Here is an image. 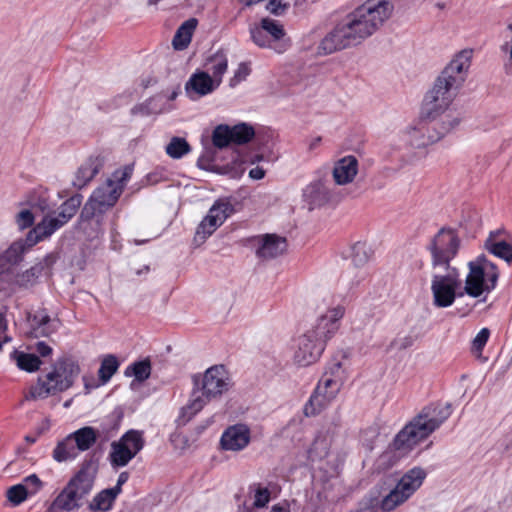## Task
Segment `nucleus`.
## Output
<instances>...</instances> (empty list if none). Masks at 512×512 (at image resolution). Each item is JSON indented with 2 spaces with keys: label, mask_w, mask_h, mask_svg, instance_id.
Masks as SVG:
<instances>
[{
  "label": "nucleus",
  "mask_w": 512,
  "mask_h": 512,
  "mask_svg": "<svg viewBox=\"0 0 512 512\" xmlns=\"http://www.w3.org/2000/svg\"><path fill=\"white\" fill-rule=\"evenodd\" d=\"M393 12L392 0H365L325 36L320 43V51L331 54L362 43L378 32L392 17Z\"/></svg>",
  "instance_id": "1"
},
{
  "label": "nucleus",
  "mask_w": 512,
  "mask_h": 512,
  "mask_svg": "<svg viewBox=\"0 0 512 512\" xmlns=\"http://www.w3.org/2000/svg\"><path fill=\"white\" fill-rule=\"evenodd\" d=\"M473 51L465 49L457 53L436 78L426 93L422 112H432L453 107V101L464 85L471 66Z\"/></svg>",
  "instance_id": "2"
},
{
  "label": "nucleus",
  "mask_w": 512,
  "mask_h": 512,
  "mask_svg": "<svg viewBox=\"0 0 512 512\" xmlns=\"http://www.w3.org/2000/svg\"><path fill=\"white\" fill-rule=\"evenodd\" d=\"M232 387L231 377L224 365H214L203 374L193 376V389L188 403L182 407L179 420H191L210 401L217 400Z\"/></svg>",
  "instance_id": "3"
},
{
  "label": "nucleus",
  "mask_w": 512,
  "mask_h": 512,
  "mask_svg": "<svg viewBox=\"0 0 512 512\" xmlns=\"http://www.w3.org/2000/svg\"><path fill=\"white\" fill-rule=\"evenodd\" d=\"M97 464L88 460L83 462L78 472L52 501L49 512H76L84 506L91 494L97 474Z\"/></svg>",
  "instance_id": "4"
},
{
  "label": "nucleus",
  "mask_w": 512,
  "mask_h": 512,
  "mask_svg": "<svg viewBox=\"0 0 512 512\" xmlns=\"http://www.w3.org/2000/svg\"><path fill=\"white\" fill-rule=\"evenodd\" d=\"M450 414L448 404L426 407L395 436L393 448L402 453L410 451L439 428Z\"/></svg>",
  "instance_id": "5"
},
{
  "label": "nucleus",
  "mask_w": 512,
  "mask_h": 512,
  "mask_svg": "<svg viewBox=\"0 0 512 512\" xmlns=\"http://www.w3.org/2000/svg\"><path fill=\"white\" fill-rule=\"evenodd\" d=\"M131 175L132 168L130 166L116 170L110 178L92 192L81 210L80 218L84 221H88L101 216L112 208L116 204Z\"/></svg>",
  "instance_id": "6"
},
{
  "label": "nucleus",
  "mask_w": 512,
  "mask_h": 512,
  "mask_svg": "<svg viewBox=\"0 0 512 512\" xmlns=\"http://www.w3.org/2000/svg\"><path fill=\"white\" fill-rule=\"evenodd\" d=\"M80 373V367L71 358L58 360L53 369L43 377H39L37 383L31 387L27 400L45 399L69 389Z\"/></svg>",
  "instance_id": "7"
},
{
  "label": "nucleus",
  "mask_w": 512,
  "mask_h": 512,
  "mask_svg": "<svg viewBox=\"0 0 512 512\" xmlns=\"http://www.w3.org/2000/svg\"><path fill=\"white\" fill-rule=\"evenodd\" d=\"M82 195L75 194L67 199L58 209V213H48L28 233L25 240L30 248L37 242L50 237L54 232L67 224L77 213L82 204Z\"/></svg>",
  "instance_id": "8"
},
{
  "label": "nucleus",
  "mask_w": 512,
  "mask_h": 512,
  "mask_svg": "<svg viewBox=\"0 0 512 512\" xmlns=\"http://www.w3.org/2000/svg\"><path fill=\"white\" fill-rule=\"evenodd\" d=\"M462 240L458 232L450 227H442L426 245L430 255L432 270L452 268L450 263L457 256Z\"/></svg>",
  "instance_id": "9"
},
{
  "label": "nucleus",
  "mask_w": 512,
  "mask_h": 512,
  "mask_svg": "<svg viewBox=\"0 0 512 512\" xmlns=\"http://www.w3.org/2000/svg\"><path fill=\"white\" fill-rule=\"evenodd\" d=\"M468 269L464 286L468 296L478 298L483 293H490L495 289L500 273L497 266L485 255L468 262Z\"/></svg>",
  "instance_id": "10"
},
{
  "label": "nucleus",
  "mask_w": 512,
  "mask_h": 512,
  "mask_svg": "<svg viewBox=\"0 0 512 512\" xmlns=\"http://www.w3.org/2000/svg\"><path fill=\"white\" fill-rule=\"evenodd\" d=\"M345 380V372L340 362L332 364L323 375L315 392L304 407L306 416H313L325 408L339 393Z\"/></svg>",
  "instance_id": "11"
},
{
  "label": "nucleus",
  "mask_w": 512,
  "mask_h": 512,
  "mask_svg": "<svg viewBox=\"0 0 512 512\" xmlns=\"http://www.w3.org/2000/svg\"><path fill=\"white\" fill-rule=\"evenodd\" d=\"M249 34L251 41L261 49H270L277 54H283L290 47V39L283 24L269 17L251 24Z\"/></svg>",
  "instance_id": "12"
},
{
  "label": "nucleus",
  "mask_w": 512,
  "mask_h": 512,
  "mask_svg": "<svg viewBox=\"0 0 512 512\" xmlns=\"http://www.w3.org/2000/svg\"><path fill=\"white\" fill-rule=\"evenodd\" d=\"M427 473L421 467L407 471L393 489L378 503L382 512H391L403 505L422 485Z\"/></svg>",
  "instance_id": "13"
},
{
  "label": "nucleus",
  "mask_w": 512,
  "mask_h": 512,
  "mask_svg": "<svg viewBox=\"0 0 512 512\" xmlns=\"http://www.w3.org/2000/svg\"><path fill=\"white\" fill-rule=\"evenodd\" d=\"M432 270L431 273V292L433 304L438 308L450 307L457 296V289L461 285L459 273L456 268Z\"/></svg>",
  "instance_id": "14"
},
{
  "label": "nucleus",
  "mask_w": 512,
  "mask_h": 512,
  "mask_svg": "<svg viewBox=\"0 0 512 512\" xmlns=\"http://www.w3.org/2000/svg\"><path fill=\"white\" fill-rule=\"evenodd\" d=\"M401 146L407 151L408 161L416 159L419 154L429 145L438 140L430 130L426 121L421 116V120L414 125L406 127L400 134Z\"/></svg>",
  "instance_id": "15"
},
{
  "label": "nucleus",
  "mask_w": 512,
  "mask_h": 512,
  "mask_svg": "<svg viewBox=\"0 0 512 512\" xmlns=\"http://www.w3.org/2000/svg\"><path fill=\"white\" fill-rule=\"evenodd\" d=\"M326 343L308 329L294 340L292 361L298 367L316 363L325 350Z\"/></svg>",
  "instance_id": "16"
},
{
  "label": "nucleus",
  "mask_w": 512,
  "mask_h": 512,
  "mask_svg": "<svg viewBox=\"0 0 512 512\" xmlns=\"http://www.w3.org/2000/svg\"><path fill=\"white\" fill-rule=\"evenodd\" d=\"M144 447L140 431L129 430L118 441L111 443L110 464L114 468L126 466Z\"/></svg>",
  "instance_id": "17"
},
{
  "label": "nucleus",
  "mask_w": 512,
  "mask_h": 512,
  "mask_svg": "<svg viewBox=\"0 0 512 512\" xmlns=\"http://www.w3.org/2000/svg\"><path fill=\"white\" fill-rule=\"evenodd\" d=\"M233 205L228 200H218L209 209L208 214L197 227L194 243L197 246L202 245L218 227L233 213Z\"/></svg>",
  "instance_id": "18"
},
{
  "label": "nucleus",
  "mask_w": 512,
  "mask_h": 512,
  "mask_svg": "<svg viewBox=\"0 0 512 512\" xmlns=\"http://www.w3.org/2000/svg\"><path fill=\"white\" fill-rule=\"evenodd\" d=\"M421 116L438 141L458 127L462 121V114L455 107L421 112Z\"/></svg>",
  "instance_id": "19"
},
{
  "label": "nucleus",
  "mask_w": 512,
  "mask_h": 512,
  "mask_svg": "<svg viewBox=\"0 0 512 512\" xmlns=\"http://www.w3.org/2000/svg\"><path fill=\"white\" fill-rule=\"evenodd\" d=\"M345 307L336 305L320 313L315 324L309 328L317 337L327 343L340 329L341 320L345 315Z\"/></svg>",
  "instance_id": "20"
},
{
  "label": "nucleus",
  "mask_w": 512,
  "mask_h": 512,
  "mask_svg": "<svg viewBox=\"0 0 512 512\" xmlns=\"http://www.w3.org/2000/svg\"><path fill=\"white\" fill-rule=\"evenodd\" d=\"M28 248L26 241L20 239L0 254V282L8 284L11 282L16 267L23 260V255Z\"/></svg>",
  "instance_id": "21"
},
{
  "label": "nucleus",
  "mask_w": 512,
  "mask_h": 512,
  "mask_svg": "<svg viewBox=\"0 0 512 512\" xmlns=\"http://www.w3.org/2000/svg\"><path fill=\"white\" fill-rule=\"evenodd\" d=\"M251 439V432L244 424H235L223 432L220 439V447L225 451L238 452L245 449Z\"/></svg>",
  "instance_id": "22"
},
{
  "label": "nucleus",
  "mask_w": 512,
  "mask_h": 512,
  "mask_svg": "<svg viewBox=\"0 0 512 512\" xmlns=\"http://www.w3.org/2000/svg\"><path fill=\"white\" fill-rule=\"evenodd\" d=\"M218 87L208 72L198 71L186 82L185 92L190 99L195 100L212 93Z\"/></svg>",
  "instance_id": "23"
},
{
  "label": "nucleus",
  "mask_w": 512,
  "mask_h": 512,
  "mask_svg": "<svg viewBox=\"0 0 512 512\" xmlns=\"http://www.w3.org/2000/svg\"><path fill=\"white\" fill-rule=\"evenodd\" d=\"M287 250L286 238L276 234H265L257 238L256 255L265 260L283 255Z\"/></svg>",
  "instance_id": "24"
},
{
  "label": "nucleus",
  "mask_w": 512,
  "mask_h": 512,
  "mask_svg": "<svg viewBox=\"0 0 512 512\" xmlns=\"http://www.w3.org/2000/svg\"><path fill=\"white\" fill-rule=\"evenodd\" d=\"M358 173V160L354 156L339 159L333 168V179L338 185L351 183Z\"/></svg>",
  "instance_id": "25"
},
{
  "label": "nucleus",
  "mask_w": 512,
  "mask_h": 512,
  "mask_svg": "<svg viewBox=\"0 0 512 512\" xmlns=\"http://www.w3.org/2000/svg\"><path fill=\"white\" fill-rule=\"evenodd\" d=\"M103 165V159L100 156H91L87 158L77 169L72 184L81 189L87 185L95 175L100 171Z\"/></svg>",
  "instance_id": "26"
},
{
  "label": "nucleus",
  "mask_w": 512,
  "mask_h": 512,
  "mask_svg": "<svg viewBox=\"0 0 512 512\" xmlns=\"http://www.w3.org/2000/svg\"><path fill=\"white\" fill-rule=\"evenodd\" d=\"M303 199L310 209L321 206L329 199L328 189L322 181H314L303 189Z\"/></svg>",
  "instance_id": "27"
},
{
  "label": "nucleus",
  "mask_w": 512,
  "mask_h": 512,
  "mask_svg": "<svg viewBox=\"0 0 512 512\" xmlns=\"http://www.w3.org/2000/svg\"><path fill=\"white\" fill-rule=\"evenodd\" d=\"M51 319L44 311H38L34 315L28 316V323L30 326L27 334L31 337H46L49 336L54 329L50 326Z\"/></svg>",
  "instance_id": "28"
},
{
  "label": "nucleus",
  "mask_w": 512,
  "mask_h": 512,
  "mask_svg": "<svg viewBox=\"0 0 512 512\" xmlns=\"http://www.w3.org/2000/svg\"><path fill=\"white\" fill-rule=\"evenodd\" d=\"M228 69V59L222 51L216 52L207 61V72L218 85L221 84L223 75Z\"/></svg>",
  "instance_id": "29"
},
{
  "label": "nucleus",
  "mask_w": 512,
  "mask_h": 512,
  "mask_svg": "<svg viewBox=\"0 0 512 512\" xmlns=\"http://www.w3.org/2000/svg\"><path fill=\"white\" fill-rule=\"evenodd\" d=\"M197 26V20L191 18L185 21L176 31L172 44L176 50H183L191 42L193 32Z\"/></svg>",
  "instance_id": "30"
},
{
  "label": "nucleus",
  "mask_w": 512,
  "mask_h": 512,
  "mask_svg": "<svg viewBox=\"0 0 512 512\" xmlns=\"http://www.w3.org/2000/svg\"><path fill=\"white\" fill-rule=\"evenodd\" d=\"M78 451L89 450L97 441L98 433L93 427L86 426L71 433Z\"/></svg>",
  "instance_id": "31"
},
{
  "label": "nucleus",
  "mask_w": 512,
  "mask_h": 512,
  "mask_svg": "<svg viewBox=\"0 0 512 512\" xmlns=\"http://www.w3.org/2000/svg\"><path fill=\"white\" fill-rule=\"evenodd\" d=\"M372 250L366 242L358 241L350 248L349 258L354 267L362 269L370 260Z\"/></svg>",
  "instance_id": "32"
},
{
  "label": "nucleus",
  "mask_w": 512,
  "mask_h": 512,
  "mask_svg": "<svg viewBox=\"0 0 512 512\" xmlns=\"http://www.w3.org/2000/svg\"><path fill=\"white\" fill-rule=\"evenodd\" d=\"M78 449L70 435L60 441L53 451V458L57 462H64L75 459L78 455Z\"/></svg>",
  "instance_id": "33"
},
{
  "label": "nucleus",
  "mask_w": 512,
  "mask_h": 512,
  "mask_svg": "<svg viewBox=\"0 0 512 512\" xmlns=\"http://www.w3.org/2000/svg\"><path fill=\"white\" fill-rule=\"evenodd\" d=\"M42 270L43 265L39 263L22 273L15 272L13 279H11L9 284L18 285L20 287H29L36 283V280L41 274Z\"/></svg>",
  "instance_id": "34"
},
{
  "label": "nucleus",
  "mask_w": 512,
  "mask_h": 512,
  "mask_svg": "<svg viewBox=\"0 0 512 512\" xmlns=\"http://www.w3.org/2000/svg\"><path fill=\"white\" fill-rule=\"evenodd\" d=\"M485 249L508 263L512 261V246L505 241L496 242L492 238H488L485 241Z\"/></svg>",
  "instance_id": "35"
},
{
  "label": "nucleus",
  "mask_w": 512,
  "mask_h": 512,
  "mask_svg": "<svg viewBox=\"0 0 512 512\" xmlns=\"http://www.w3.org/2000/svg\"><path fill=\"white\" fill-rule=\"evenodd\" d=\"M118 496L111 488L99 492L90 503L92 511H108Z\"/></svg>",
  "instance_id": "36"
},
{
  "label": "nucleus",
  "mask_w": 512,
  "mask_h": 512,
  "mask_svg": "<svg viewBox=\"0 0 512 512\" xmlns=\"http://www.w3.org/2000/svg\"><path fill=\"white\" fill-rule=\"evenodd\" d=\"M191 151V146L182 137H173L165 147L166 154L173 159H180Z\"/></svg>",
  "instance_id": "37"
},
{
  "label": "nucleus",
  "mask_w": 512,
  "mask_h": 512,
  "mask_svg": "<svg viewBox=\"0 0 512 512\" xmlns=\"http://www.w3.org/2000/svg\"><path fill=\"white\" fill-rule=\"evenodd\" d=\"M14 358L17 366L27 372L37 371L41 365V360L34 354L14 352Z\"/></svg>",
  "instance_id": "38"
},
{
  "label": "nucleus",
  "mask_w": 512,
  "mask_h": 512,
  "mask_svg": "<svg viewBox=\"0 0 512 512\" xmlns=\"http://www.w3.org/2000/svg\"><path fill=\"white\" fill-rule=\"evenodd\" d=\"M125 374L127 376H134L139 382L149 378L151 374V363L149 359L135 362L127 367Z\"/></svg>",
  "instance_id": "39"
},
{
  "label": "nucleus",
  "mask_w": 512,
  "mask_h": 512,
  "mask_svg": "<svg viewBox=\"0 0 512 512\" xmlns=\"http://www.w3.org/2000/svg\"><path fill=\"white\" fill-rule=\"evenodd\" d=\"M119 362L114 355H107L103 358L99 368V378L103 384L107 383L117 372Z\"/></svg>",
  "instance_id": "40"
},
{
  "label": "nucleus",
  "mask_w": 512,
  "mask_h": 512,
  "mask_svg": "<svg viewBox=\"0 0 512 512\" xmlns=\"http://www.w3.org/2000/svg\"><path fill=\"white\" fill-rule=\"evenodd\" d=\"M230 129L232 142L239 145L249 142L255 135L253 127L246 123L237 124Z\"/></svg>",
  "instance_id": "41"
},
{
  "label": "nucleus",
  "mask_w": 512,
  "mask_h": 512,
  "mask_svg": "<svg viewBox=\"0 0 512 512\" xmlns=\"http://www.w3.org/2000/svg\"><path fill=\"white\" fill-rule=\"evenodd\" d=\"M214 146L224 148L232 142L231 129L228 125H218L212 134Z\"/></svg>",
  "instance_id": "42"
},
{
  "label": "nucleus",
  "mask_w": 512,
  "mask_h": 512,
  "mask_svg": "<svg viewBox=\"0 0 512 512\" xmlns=\"http://www.w3.org/2000/svg\"><path fill=\"white\" fill-rule=\"evenodd\" d=\"M265 9L274 15H283L291 4H296L297 0H263Z\"/></svg>",
  "instance_id": "43"
},
{
  "label": "nucleus",
  "mask_w": 512,
  "mask_h": 512,
  "mask_svg": "<svg viewBox=\"0 0 512 512\" xmlns=\"http://www.w3.org/2000/svg\"><path fill=\"white\" fill-rule=\"evenodd\" d=\"M254 491L253 496V507L255 508H263L265 507L271 497L270 490L266 487H262L260 484H255L251 487Z\"/></svg>",
  "instance_id": "44"
},
{
  "label": "nucleus",
  "mask_w": 512,
  "mask_h": 512,
  "mask_svg": "<svg viewBox=\"0 0 512 512\" xmlns=\"http://www.w3.org/2000/svg\"><path fill=\"white\" fill-rule=\"evenodd\" d=\"M490 336V331L488 328H482L475 338L472 341L471 351L477 357L480 358L482 356V350L486 345Z\"/></svg>",
  "instance_id": "45"
},
{
  "label": "nucleus",
  "mask_w": 512,
  "mask_h": 512,
  "mask_svg": "<svg viewBox=\"0 0 512 512\" xmlns=\"http://www.w3.org/2000/svg\"><path fill=\"white\" fill-rule=\"evenodd\" d=\"M27 496V488L22 486V484L14 485L7 491V497L9 501L15 505L22 503L27 498Z\"/></svg>",
  "instance_id": "46"
},
{
  "label": "nucleus",
  "mask_w": 512,
  "mask_h": 512,
  "mask_svg": "<svg viewBox=\"0 0 512 512\" xmlns=\"http://www.w3.org/2000/svg\"><path fill=\"white\" fill-rule=\"evenodd\" d=\"M34 215L30 209H22L15 216V222L19 229L23 230L34 224Z\"/></svg>",
  "instance_id": "47"
},
{
  "label": "nucleus",
  "mask_w": 512,
  "mask_h": 512,
  "mask_svg": "<svg viewBox=\"0 0 512 512\" xmlns=\"http://www.w3.org/2000/svg\"><path fill=\"white\" fill-rule=\"evenodd\" d=\"M251 69L247 63H240L234 72V76L230 79V86L235 87L240 82L244 81L250 74Z\"/></svg>",
  "instance_id": "48"
},
{
  "label": "nucleus",
  "mask_w": 512,
  "mask_h": 512,
  "mask_svg": "<svg viewBox=\"0 0 512 512\" xmlns=\"http://www.w3.org/2000/svg\"><path fill=\"white\" fill-rule=\"evenodd\" d=\"M22 486L27 488L28 495H33L42 488V482L36 474H31L23 480Z\"/></svg>",
  "instance_id": "49"
},
{
  "label": "nucleus",
  "mask_w": 512,
  "mask_h": 512,
  "mask_svg": "<svg viewBox=\"0 0 512 512\" xmlns=\"http://www.w3.org/2000/svg\"><path fill=\"white\" fill-rule=\"evenodd\" d=\"M377 507H379L377 499L365 497L360 501L358 508L351 512H378Z\"/></svg>",
  "instance_id": "50"
},
{
  "label": "nucleus",
  "mask_w": 512,
  "mask_h": 512,
  "mask_svg": "<svg viewBox=\"0 0 512 512\" xmlns=\"http://www.w3.org/2000/svg\"><path fill=\"white\" fill-rule=\"evenodd\" d=\"M7 327H8V322L6 319V315H5V313L0 312V337L3 338V342L11 341V338L5 334Z\"/></svg>",
  "instance_id": "51"
},
{
  "label": "nucleus",
  "mask_w": 512,
  "mask_h": 512,
  "mask_svg": "<svg viewBox=\"0 0 512 512\" xmlns=\"http://www.w3.org/2000/svg\"><path fill=\"white\" fill-rule=\"evenodd\" d=\"M128 478H129V473L128 472L124 471V472L120 473L116 485L113 488H111V489L115 493L119 494L121 492L122 485L127 482Z\"/></svg>",
  "instance_id": "52"
},
{
  "label": "nucleus",
  "mask_w": 512,
  "mask_h": 512,
  "mask_svg": "<svg viewBox=\"0 0 512 512\" xmlns=\"http://www.w3.org/2000/svg\"><path fill=\"white\" fill-rule=\"evenodd\" d=\"M36 351L42 356V357H47L49 355H51L52 353V348L47 345L45 342H38L36 344Z\"/></svg>",
  "instance_id": "53"
},
{
  "label": "nucleus",
  "mask_w": 512,
  "mask_h": 512,
  "mask_svg": "<svg viewBox=\"0 0 512 512\" xmlns=\"http://www.w3.org/2000/svg\"><path fill=\"white\" fill-rule=\"evenodd\" d=\"M366 274L364 271H359L355 276L354 278L352 279H348L349 278V275H346L344 280L345 281H349V284L351 286H354V285H358L364 278H365Z\"/></svg>",
  "instance_id": "54"
},
{
  "label": "nucleus",
  "mask_w": 512,
  "mask_h": 512,
  "mask_svg": "<svg viewBox=\"0 0 512 512\" xmlns=\"http://www.w3.org/2000/svg\"><path fill=\"white\" fill-rule=\"evenodd\" d=\"M250 178L260 180L265 176V171L261 167H254L249 171Z\"/></svg>",
  "instance_id": "55"
},
{
  "label": "nucleus",
  "mask_w": 512,
  "mask_h": 512,
  "mask_svg": "<svg viewBox=\"0 0 512 512\" xmlns=\"http://www.w3.org/2000/svg\"><path fill=\"white\" fill-rule=\"evenodd\" d=\"M33 207H37L42 212H45L46 210H49L50 206L47 202V200L43 197H40L34 204Z\"/></svg>",
  "instance_id": "56"
},
{
  "label": "nucleus",
  "mask_w": 512,
  "mask_h": 512,
  "mask_svg": "<svg viewBox=\"0 0 512 512\" xmlns=\"http://www.w3.org/2000/svg\"><path fill=\"white\" fill-rule=\"evenodd\" d=\"M289 506L287 504H275L272 506L270 512H289Z\"/></svg>",
  "instance_id": "57"
},
{
  "label": "nucleus",
  "mask_w": 512,
  "mask_h": 512,
  "mask_svg": "<svg viewBox=\"0 0 512 512\" xmlns=\"http://www.w3.org/2000/svg\"><path fill=\"white\" fill-rule=\"evenodd\" d=\"M147 180L150 184H155L157 183L160 178L158 177L157 173L154 172V173H150L148 176H147Z\"/></svg>",
  "instance_id": "58"
},
{
  "label": "nucleus",
  "mask_w": 512,
  "mask_h": 512,
  "mask_svg": "<svg viewBox=\"0 0 512 512\" xmlns=\"http://www.w3.org/2000/svg\"><path fill=\"white\" fill-rule=\"evenodd\" d=\"M238 1L245 6H251V5L257 4L259 2H262L263 0H238Z\"/></svg>",
  "instance_id": "59"
},
{
  "label": "nucleus",
  "mask_w": 512,
  "mask_h": 512,
  "mask_svg": "<svg viewBox=\"0 0 512 512\" xmlns=\"http://www.w3.org/2000/svg\"><path fill=\"white\" fill-rule=\"evenodd\" d=\"M320 141H321V138H320V137L313 139V140L311 141L310 145H309V148H310V149L315 148V147L319 144V142H320Z\"/></svg>",
  "instance_id": "60"
},
{
  "label": "nucleus",
  "mask_w": 512,
  "mask_h": 512,
  "mask_svg": "<svg viewBox=\"0 0 512 512\" xmlns=\"http://www.w3.org/2000/svg\"><path fill=\"white\" fill-rule=\"evenodd\" d=\"M54 261V257L52 255H48L46 258H45V263L46 265H51Z\"/></svg>",
  "instance_id": "61"
},
{
  "label": "nucleus",
  "mask_w": 512,
  "mask_h": 512,
  "mask_svg": "<svg viewBox=\"0 0 512 512\" xmlns=\"http://www.w3.org/2000/svg\"><path fill=\"white\" fill-rule=\"evenodd\" d=\"M25 441L29 444H33L36 442V438L35 437H32V436H26L25 437Z\"/></svg>",
  "instance_id": "62"
},
{
  "label": "nucleus",
  "mask_w": 512,
  "mask_h": 512,
  "mask_svg": "<svg viewBox=\"0 0 512 512\" xmlns=\"http://www.w3.org/2000/svg\"><path fill=\"white\" fill-rule=\"evenodd\" d=\"M178 93L176 91L172 92V94L170 95L169 99L170 100H174L176 97H177Z\"/></svg>",
  "instance_id": "63"
},
{
  "label": "nucleus",
  "mask_w": 512,
  "mask_h": 512,
  "mask_svg": "<svg viewBox=\"0 0 512 512\" xmlns=\"http://www.w3.org/2000/svg\"><path fill=\"white\" fill-rule=\"evenodd\" d=\"M509 60L512 63V38H511V46H510V50H509Z\"/></svg>",
  "instance_id": "64"
}]
</instances>
